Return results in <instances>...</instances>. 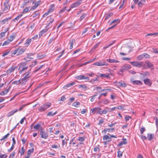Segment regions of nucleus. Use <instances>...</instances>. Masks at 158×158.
Returning a JSON list of instances; mask_svg holds the SVG:
<instances>
[{
    "mask_svg": "<svg viewBox=\"0 0 158 158\" xmlns=\"http://www.w3.org/2000/svg\"><path fill=\"white\" fill-rule=\"evenodd\" d=\"M26 62L21 63L19 65V70L20 71L19 73L21 74L23 72L26 71L28 68V66L27 65Z\"/></svg>",
    "mask_w": 158,
    "mask_h": 158,
    "instance_id": "nucleus-1",
    "label": "nucleus"
},
{
    "mask_svg": "<svg viewBox=\"0 0 158 158\" xmlns=\"http://www.w3.org/2000/svg\"><path fill=\"white\" fill-rule=\"evenodd\" d=\"M26 49L25 48H22L20 49L18 48L16 49L14 51L11 53V56L13 57L14 55L16 54L17 56H18L22 54L25 51Z\"/></svg>",
    "mask_w": 158,
    "mask_h": 158,
    "instance_id": "nucleus-2",
    "label": "nucleus"
},
{
    "mask_svg": "<svg viewBox=\"0 0 158 158\" xmlns=\"http://www.w3.org/2000/svg\"><path fill=\"white\" fill-rule=\"evenodd\" d=\"M51 105V103L49 102L45 103L41 106L40 107L38 110L41 112L45 111L48 108L50 107Z\"/></svg>",
    "mask_w": 158,
    "mask_h": 158,
    "instance_id": "nucleus-3",
    "label": "nucleus"
},
{
    "mask_svg": "<svg viewBox=\"0 0 158 158\" xmlns=\"http://www.w3.org/2000/svg\"><path fill=\"white\" fill-rule=\"evenodd\" d=\"M108 64L105 61H99L94 63L93 65L98 66H102L103 65L107 66Z\"/></svg>",
    "mask_w": 158,
    "mask_h": 158,
    "instance_id": "nucleus-4",
    "label": "nucleus"
},
{
    "mask_svg": "<svg viewBox=\"0 0 158 158\" xmlns=\"http://www.w3.org/2000/svg\"><path fill=\"white\" fill-rule=\"evenodd\" d=\"M133 66L137 67L139 68L141 67L142 65L143 62H138L137 61L130 62Z\"/></svg>",
    "mask_w": 158,
    "mask_h": 158,
    "instance_id": "nucleus-5",
    "label": "nucleus"
},
{
    "mask_svg": "<svg viewBox=\"0 0 158 158\" xmlns=\"http://www.w3.org/2000/svg\"><path fill=\"white\" fill-rule=\"evenodd\" d=\"M40 134L41 135V137L44 139H46L48 137V133L44 131L43 129L41 130L40 132Z\"/></svg>",
    "mask_w": 158,
    "mask_h": 158,
    "instance_id": "nucleus-6",
    "label": "nucleus"
},
{
    "mask_svg": "<svg viewBox=\"0 0 158 158\" xmlns=\"http://www.w3.org/2000/svg\"><path fill=\"white\" fill-rule=\"evenodd\" d=\"M82 0L77 1L73 3L71 5V8H73L79 6L81 3Z\"/></svg>",
    "mask_w": 158,
    "mask_h": 158,
    "instance_id": "nucleus-7",
    "label": "nucleus"
},
{
    "mask_svg": "<svg viewBox=\"0 0 158 158\" xmlns=\"http://www.w3.org/2000/svg\"><path fill=\"white\" fill-rule=\"evenodd\" d=\"M75 78L77 80L86 79L88 81L89 80V78L88 77H86L84 75H80L79 76H77Z\"/></svg>",
    "mask_w": 158,
    "mask_h": 158,
    "instance_id": "nucleus-8",
    "label": "nucleus"
},
{
    "mask_svg": "<svg viewBox=\"0 0 158 158\" xmlns=\"http://www.w3.org/2000/svg\"><path fill=\"white\" fill-rule=\"evenodd\" d=\"M131 68V66L128 64H125L121 68V72H124Z\"/></svg>",
    "mask_w": 158,
    "mask_h": 158,
    "instance_id": "nucleus-9",
    "label": "nucleus"
},
{
    "mask_svg": "<svg viewBox=\"0 0 158 158\" xmlns=\"http://www.w3.org/2000/svg\"><path fill=\"white\" fill-rule=\"evenodd\" d=\"M31 70L30 69L28 71L25 73L23 74V76H24V77L25 78H27L29 79L31 76Z\"/></svg>",
    "mask_w": 158,
    "mask_h": 158,
    "instance_id": "nucleus-10",
    "label": "nucleus"
},
{
    "mask_svg": "<svg viewBox=\"0 0 158 158\" xmlns=\"http://www.w3.org/2000/svg\"><path fill=\"white\" fill-rule=\"evenodd\" d=\"M131 81L134 85H141L143 84L140 81H134L133 79H131Z\"/></svg>",
    "mask_w": 158,
    "mask_h": 158,
    "instance_id": "nucleus-11",
    "label": "nucleus"
},
{
    "mask_svg": "<svg viewBox=\"0 0 158 158\" xmlns=\"http://www.w3.org/2000/svg\"><path fill=\"white\" fill-rule=\"evenodd\" d=\"M16 67L13 66L11 68L8 69L6 71L7 74H10L12 72H13Z\"/></svg>",
    "mask_w": 158,
    "mask_h": 158,
    "instance_id": "nucleus-12",
    "label": "nucleus"
},
{
    "mask_svg": "<svg viewBox=\"0 0 158 158\" xmlns=\"http://www.w3.org/2000/svg\"><path fill=\"white\" fill-rule=\"evenodd\" d=\"M143 81L144 83L146 85H148L149 86H151L152 84V83L149 79L148 78L145 79Z\"/></svg>",
    "mask_w": 158,
    "mask_h": 158,
    "instance_id": "nucleus-13",
    "label": "nucleus"
},
{
    "mask_svg": "<svg viewBox=\"0 0 158 158\" xmlns=\"http://www.w3.org/2000/svg\"><path fill=\"white\" fill-rule=\"evenodd\" d=\"M154 137V135L153 134L148 133V134L147 139L149 141H151L152 139Z\"/></svg>",
    "mask_w": 158,
    "mask_h": 158,
    "instance_id": "nucleus-14",
    "label": "nucleus"
},
{
    "mask_svg": "<svg viewBox=\"0 0 158 158\" xmlns=\"http://www.w3.org/2000/svg\"><path fill=\"white\" fill-rule=\"evenodd\" d=\"M106 61L110 63H117L119 62L118 60L112 59H107Z\"/></svg>",
    "mask_w": 158,
    "mask_h": 158,
    "instance_id": "nucleus-15",
    "label": "nucleus"
},
{
    "mask_svg": "<svg viewBox=\"0 0 158 158\" xmlns=\"http://www.w3.org/2000/svg\"><path fill=\"white\" fill-rule=\"evenodd\" d=\"M48 29V28L45 27V28L42 30L40 33L39 34V37H41L47 31Z\"/></svg>",
    "mask_w": 158,
    "mask_h": 158,
    "instance_id": "nucleus-16",
    "label": "nucleus"
},
{
    "mask_svg": "<svg viewBox=\"0 0 158 158\" xmlns=\"http://www.w3.org/2000/svg\"><path fill=\"white\" fill-rule=\"evenodd\" d=\"M29 79H27V78H25L24 77L23 78L20 79V81H21V85H23L25 84L28 80Z\"/></svg>",
    "mask_w": 158,
    "mask_h": 158,
    "instance_id": "nucleus-17",
    "label": "nucleus"
},
{
    "mask_svg": "<svg viewBox=\"0 0 158 158\" xmlns=\"http://www.w3.org/2000/svg\"><path fill=\"white\" fill-rule=\"evenodd\" d=\"M123 141H120L118 144L119 146H121L123 144H126L127 143V139H126L123 138Z\"/></svg>",
    "mask_w": 158,
    "mask_h": 158,
    "instance_id": "nucleus-18",
    "label": "nucleus"
},
{
    "mask_svg": "<svg viewBox=\"0 0 158 158\" xmlns=\"http://www.w3.org/2000/svg\"><path fill=\"white\" fill-rule=\"evenodd\" d=\"M114 130V128H106L104 129L102 131V132L106 134L107 131L110 132Z\"/></svg>",
    "mask_w": 158,
    "mask_h": 158,
    "instance_id": "nucleus-19",
    "label": "nucleus"
},
{
    "mask_svg": "<svg viewBox=\"0 0 158 158\" xmlns=\"http://www.w3.org/2000/svg\"><path fill=\"white\" fill-rule=\"evenodd\" d=\"M10 88V87L9 86L8 89H6L5 90L2 91L0 93V95H1L3 96V95H4L6 94L9 91Z\"/></svg>",
    "mask_w": 158,
    "mask_h": 158,
    "instance_id": "nucleus-20",
    "label": "nucleus"
},
{
    "mask_svg": "<svg viewBox=\"0 0 158 158\" xmlns=\"http://www.w3.org/2000/svg\"><path fill=\"white\" fill-rule=\"evenodd\" d=\"M75 40L74 39H71L70 40V42L69 44L70 45L69 48L71 49L73 48V44L75 43Z\"/></svg>",
    "mask_w": 158,
    "mask_h": 158,
    "instance_id": "nucleus-21",
    "label": "nucleus"
},
{
    "mask_svg": "<svg viewBox=\"0 0 158 158\" xmlns=\"http://www.w3.org/2000/svg\"><path fill=\"white\" fill-rule=\"evenodd\" d=\"M18 111V109L15 110V111L12 110L9 112L7 115V117H9L13 115L14 113L17 112Z\"/></svg>",
    "mask_w": 158,
    "mask_h": 158,
    "instance_id": "nucleus-22",
    "label": "nucleus"
},
{
    "mask_svg": "<svg viewBox=\"0 0 158 158\" xmlns=\"http://www.w3.org/2000/svg\"><path fill=\"white\" fill-rule=\"evenodd\" d=\"M31 39H27L26 40V42L24 44L25 47H28L30 44L31 42Z\"/></svg>",
    "mask_w": 158,
    "mask_h": 158,
    "instance_id": "nucleus-23",
    "label": "nucleus"
},
{
    "mask_svg": "<svg viewBox=\"0 0 158 158\" xmlns=\"http://www.w3.org/2000/svg\"><path fill=\"white\" fill-rule=\"evenodd\" d=\"M34 128L36 130H37L39 129H40L42 130H43L42 127H41V125L40 124H36L34 127Z\"/></svg>",
    "mask_w": 158,
    "mask_h": 158,
    "instance_id": "nucleus-24",
    "label": "nucleus"
},
{
    "mask_svg": "<svg viewBox=\"0 0 158 158\" xmlns=\"http://www.w3.org/2000/svg\"><path fill=\"white\" fill-rule=\"evenodd\" d=\"M11 18H12L10 17H9L8 18H6L2 20L1 21V23L2 24H5L6 22H7L8 20L11 19Z\"/></svg>",
    "mask_w": 158,
    "mask_h": 158,
    "instance_id": "nucleus-25",
    "label": "nucleus"
},
{
    "mask_svg": "<svg viewBox=\"0 0 158 158\" xmlns=\"http://www.w3.org/2000/svg\"><path fill=\"white\" fill-rule=\"evenodd\" d=\"M75 84L74 82H72L64 86V88L65 89H66L67 87H69L71 86H72Z\"/></svg>",
    "mask_w": 158,
    "mask_h": 158,
    "instance_id": "nucleus-26",
    "label": "nucleus"
},
{
    "mask_svg": "<svg viewBox=\"0 0 158 158\" xmlns=\"http://www.w3.org/2000/svg\"><path fill=\"white\" fill-rule=\"evenodd\" d=\"M57 113V111H56L55 112L53 113L52 111H51L48 113L47 115V116H53L54 115H55Z\"/></svg>",
    "mask_w": 158,
    "mask_h": 158,
    "instance_id": "nucleus-27",
    "label": "nucleus"
},
{
    "mask_svg": "<svg viewBox=\"0 0 158 158\" xmlns=\"http://www.w3.org/2000/svg\"><path fill=\"white\" fill-rule=\"evenodd\" d=\"M50 8L48 10V12L50 13L52 12L54 10V5H52L50 6Z\"/></svg>",
    "mask_w": 158,
    "mask_h": 158,
    "instance_id": "nucleus-28",
    "label": "nucleus"
},
{
    "mask_svg": "<svg viewBox=\"0 0 158 158\" xmlns=\"http://www.w3.org/2000/svg\"><path fill=\"white\" fill-rule=\"evenodd\" d=\"M147 64L149 68L152 69L153 68V64L149 61H148L147 62Z\"/></svg>",
    "mask_w": 158,
    "mask_h": 158,
    "instance_id": "nucleus-29",
    "label": "nucleus"
},
{
    "mask_svg": "<svg viewBox=\"0 0 158 158\" xmlns=\"http://www.w3.org/2000/svg\"><path fill=\"white\" fill-rule=\"evenodd\" d=\"M39 2L38 1L37 2L35 3V5L32 7V9L33 10L35 9L39 5Z\"/></svg>",
    "mask_w": 158,
    "mask_h": 158,
    "instance_id": "nucleus-30",
    "label": "nucleus"
},
{
    "mask_svg": "<svg viewBox=\"0 0 158 158\" xmlns=\"http://www.w3.org/2000/svg\"><path fill=\"white\" fill-rule=\"evenodd\" d=\"M25 152V149L24 147H22L21 148V149L19 151V152L20 153L21 155H23L24 154Z\"/></svg>",
    "mask_w": 158,
    "mask_h": 158,
    "instance_id": "nucleus-31",
    "label": "nucleus"
},
{
    "mask_svg": "<svg viewBox=\"0 0 158 158\" xmlns=\"http://www.w3.org/2000/svg\"><path fill=\"white\" fill-rule=\"evenodd\" d=\"M118 85L119 86H122L123 87H126L127 86V85L126 83L124 82L122 83L120 82H119L118 83Z\"/></svg>",
    "mask_w": 158,
    "mask_h": 158,
    "instance_id": "nucleus-32",
    "label": "nucleus"
},
{
    "mask_svg": "<svg viewBox=\"0 0 158 158\" xmlns=\"http://www.w3.org/2000/svg\"><path fill=\"white\" fill-rule=\"evenodd\" d=\"M113 15V13L112 12H110L108 14L105 16V19H106L108 18H110L111 16H112Z\"/></svg>",
    "mask_w": 158,
    "mask_h": 158,
    "instance_id": "nucleus-33",
    "label": "nucleus"
},
{
    "mask_svg": "<svg viewBox=\"0 0 158 158\" xmlns=\"http://www.w3.org/2000/svg\"><path fill=\"white\" fill-rule=\"evenodd\" d=\"M53 21V19H52V20L50 21L48 24L46 26V27L48 29L49 28L51 27L52 26V25H51Z\"/></svg>",
    "mask_w": 158,
    "mask_h": 158,
    "instance_id": "nucleus-34",
    "label": "nucleus"
},
{
    "mask_svg": "<svg viewBox=\"0 0 158 158\" xmlns=\"http://www.w3.org/2000/svg\"><path fill=\"white\" fill-rule=\"evenodd\" d=\"M14 38L15 36L14 35H13L11 36H10L9 37H8V41L10 42L13 40V39Z\"/></svg>",
    "mask_w": 158,
    "mask_h": 158,
    "instance_id": "nucleus-35",
    "label": "nucleus"
},
{
    "mask_svg": "<svg viewBox=\"0 0 158 158\" xmlns=\"http://www.w3.org/2000/svg\"><path fill=\"white\" fill-rule=\"evenodd\" d=\"M102 109L99 108H96V112H97L98 114H101Z\"/></svg>",
    "mask_w": 158,
    "mask_h": 158,
    "instance_id": "nucleus-36",
    "label": "nucleus"
},
{
    "mask_svg": "<svg viewBox=\"0 0 158 158\" xmlns=\"http://www.w3.org/2000/svg\"><path fill=\"white\" fill-rule=\"evenodd\" d=\"M20 80L18 81H15L12 82V84H15L17 85H19L21 84Z\"/></svg>",
    "mask_w": 158,
    "mask_h": 158,
    "instance_id": "nucleus-37",
    "label": "nucleus"
},
{
    "mask_svg": "<svg viewBox=\"0 0 158 158\" xmlns=\"http://www.w3.org/2000/svg\"><path fill=\"white\" fill-rule=\"evenodd\" d=\"M34 148H32L29 149L27 152V154L28 155H30L31 153H32L34 152Z\"/></svg>",
    "mask_w": 158,
    "mask_h": 158,
    "instance_id": "nucleus-38",
    "label": "nucleus"
},
{
    "mask_svg": "<svg viewBox=\"0 0 158 158\" xmlns=\"http://www.w3.org/2000/svg\"><path fill=\"white\" fill-rule=\"evenodd\" d=\"M99 44H100V42H98V43H97L94 46L92 47L90 51H92V50H93L96 49L98 47V45H99Z\"/></svg>",
    "mask_w": 158,
    "mask_h": 158,
    "instance_id": "nucleus-39",
    "label": "nucleus"
},
{
    "mask_svg": "<svg viewBox=\"0 0 158 158\" xmlns=\"http://www.w3.org/2000/svg\"><path fill=\"white\" fill-rule=\"evenodd\" d=\"M80 103L79 102H75L73 103V106L76 107H78Z\"/></svg>",
    "mask_w": 158,
    "mask_h": 158,
    "instance_id": "nucleus-40",
    "label": "nucleus"
},
{
    "mask_svg": "<svg viewBox=\"0 0 158 158\" xmlns=\"http://www.w3.org/2000/svg\"><path fill=\"white\" fill-rule=\"evenodd\" d=\"M22 15L21 14H20L18 16H17L16 18H15L13 20V21H15V20H19L22 17Z\"/></svg>",
    "mask_w": 158,
    "mask_h": 158,
    "instance_id": "nucleus-41",
    "label": "nucleus"
},
{
    "mask_svg": "<svg viewBox=\"0 0 158 158\" xmlns=\"http://www.w3.org/2000/svg\"><path fill=\"white\" fill-rule=\"evenodd\" d=\"M142 56H143V58H149L150 57V56L148 54L146 53H144L142 54Z\"/></svg>",
    "mask_w": 158,
    "mask_h": 158,
    "instance_id": "nucleus-42",
    "label": "nucleus"
},
{
    "mask_svg": "<svg viewBox=\"0 0 158 158\" xmlns=\"http://www.w3.org/2000/svg\"><path fill=\"white\" fill-rule=\"evenodd\" d=\"M15 152H13L10 154L9 158H14L15 155Z\"/></svg>",
    "mask_w": 158,
    "mask_h": 158,
    "instance_id": "nucleus-43",
    "label": "nucleus"
},
{
    "mask_svg": "<svg viewBox=\"0 0 158 158\" xmlns=\"http://www.w3.org/2000/svg\"><path fill=\"white\" fill-rule=\"evenodd\" d=\"M86 14L83 13L82 15L80 17V21H81L83 19H84L86 16Z\"/></svg>",
    "mask_w": 158,
    "mask_h": 158,
    "instance_id": "nucleus-44",
    "label": "nucleus"
},
{
    "mask_svg": "<svg viewBox=\"0 0 158 158\" xmlns=\"http://www.w3.org/2000/svg\"><path fill=\"white\" fill-rule=\"evenodd\" d=\"M30 56L29 54H28L27 56L24 58V60H26L27 62L29 61H30V59H31V58L29 56Z\"/></svg>",
    "mask_w": 158,
    "mask_h": 158,
    "instance_id": "nucleus-45",
    "label": "nucleus"
},
{
    "mask_svg": "<svg viewBox=\"0 0 158 158\" xmlns=\"http://www.w3.org/2000/svg\"><path fill=\"white\" fill-rule=\"evenodd\" d=\"M108 108V107H106V110H103L102 111L101 114H106L107 112L108 111H107V110Z\"/></svg>",
    "mask_w": 158,
    "mask_h": 158,
    "instance_id": "nucleus-46",
    "label": "nucleus"
},
{
    "mask_svg": "<svg viewBox=\"0 0 158 158\" xmlns=\"http://www.w3.org/2000/svg\"><path fill=\"white\" fill-rule=\"evenodd\" d=\"M146 130L145 128L144 127H142L140 129V133L141 134H143V132H144Z\"/></svg>",
    "mask_w": 158,
    "mask_h": 158,
    "instance_id": "nucleus-47",
    "label": "nucleus"
},
{
    "mask_svg": "<svg viewBox=\"0 0 158 158\" xmlns=\"http://www.w3.org/2000/svg\"><path fill=\"white\" fill-rule=\"evenodd\" d=\"M97 96V94H95L93 96H92L91 97L90 101L91 102H93L94 101V99L95 98L96 96Z\"/></svg>",
    "mask_w": 158,
    "mask_h": 158,
    "instance_id": "nucleus-48",
    "label": "nucleus"
},
{
    "mask_svg": "<svg viewBox=\"0 0 158 158\" xmlns=\"http://www.w3.org/2000/svg\"><path fill=\"white\" fill-rule=\"evenodd\" d=\"M20 93H17L12 98L10 99V101H11L12 100H13L14 99H15V98L18 95H19V94H20Z\"/></svg>",
    "mask_w": 158,
    "mask_h": 158,
    "instance_id": "nucleus-49",
    "label": "nucleus"
},
{
    "mask_svg": "<svg viewBox=\"0 0 158 158\" xmlns=\"http://www.w3.org/2000/svg\"><path fill=\"white\" fill-rule=\"evenodd\" d=\"M120 19H115L111 23V24L112 23H118L120 22Z\"/></svg>",
    "mask_w": 158,
    "mask_h": 158,
    "instance_id": "nucleus-50",
    "label": "nucleus"
},
{
    "mask_svg": "<svg viewBox=\"0 0 158 158\" xmlns=\"http://www.w3.org/2000/svg\"><path fill=\"white\" fill-rule=\"evenodd\" d=\"M10 135L9 133H8L6 135L4 136L1 139V140H2L8 137V136Z\"/></svg>",
    "mask_w": 158,
    "mask_h": 158,
    "instance_id": "nucleus-51",
    "label": "nucleus"
},
{
    "mask_svg": "<svg viewBox=\"0 0 158 158\" xmlns=\"http://www.w3.org/2000/svg\"><path fill=\"white\" fill-rule=\"evenodd\" d=\"M79 88H82L83 89H86L87 86L85 85H79Z\"/></svg>",
    "mask_w": 158,
    "mask_h": 158,
    "instance_id": "nucleus-52",
    "label": "nucleus"
},
{
    "mask_svg": "<svg viewBox=\"0 0 158 158\" xmlns=\"http://www.w3.org/2000/svg\"><path fill=\"white\" fill-rule=\"evenodd\" d=\"M85 138L84 137H79L78 138V140L81 142H83L85 140Z\"/></svg>",
    "mask_w": 158,
    "mask_h": 158,
    "instance_id": "nucleus-53",
    "label": "nucleus"
},
{
    "mask_svg": "<svg viewBox=\"0 0 158 158\" xmlns=\"http://www.w3.org/2000/svg\"><path fill=\"white\" fill-rule=\"evenodd\" d=\"M43 66H44L43 65H41L40 67H39L37 69H36L34 70L33 71L34 73H35L36 72H37L40 69H41L43 67Z\"/></svg>",
    "mask_w": 158,
    "mask_h": 158,
    "instance_id": "nucleus-54",
    "label": "nucleus"
},
{
    "mask_svg": "<svg viewBox=\"0 0 158 158\" xmlns=\"http://www.w3.org/2000/svg\"><path fill=\"white\" fill-rule=\"evenodd\" d=\"M66 7H65L64 8L61 9L59 12V13H61L63 12H64L65 10H66L67 9H66Z\"/></svg>",
    "mask_w": 158,
    "mask_h": 158,
    "instance_id": "nucleus-55",
    "label": "nucleus"
},
{
    "mask_svg": "<svg viewBox=\"0 0 158 158\" xmlns=\"http://www.w3.org/2000/svg\"><path fill=\"white\" fill-rule=\"evenodd\" d=\"M27 104H23L20 107L19 109V111H21L22 110V109L24 108V107H25L26 106Z\"/></svg>",
    "mask_w": 158,
    "mask_h": 158,
    "instance_id": "nucleus-56",
    "label": "nucleus"
},
{
    "mask_svg": "<svg viewBox=\"0 0 158 158\" xmlns=\"http://www.w3.org/2000/svg\"><path fill=\"white\" fill-rule=\"evenodd\" d=\"M143 58V56H142V54L138 56L137 57V59L138 60H141Z\"/></svg>",
    "mask_w": 158,
    "mask_h": 158,
    "instance_id": "nucleus-57",
    "label": "nucleus"
},
{
    "mask_svg": "<svg viewBox=\"0 0 158 158\" xmlns=\"http://www.w3.org/2000/svg\"><path fill=\"white\" fill-rule=\"evenodd\" d=\"M10 53V51H8V52H6L3 53V54L2 55V56L3 57H4L6 56L7 55L9 54Z\"/></svg>",
    "mask_w": 158,
    "mask_h": 158,
    "instance_id": "nucleus-58",
    "label": "nucleus"
},
{
    "mask_svg": "<svg viewBox=\"0 0 158 158\" xmlns=\"http://www.w3.org/2000/svg\"><path fill=\"white\" fill-rule=\"evenodd\" d=\"M37 63V62L36 61H35L32 63L30 65V66L31 67H33V66L36 65Z\"/></svg>",
    "mask_w": 158,
    "mask_h": 158,
    "instance_id": "nucleus-59",
    "label": "nucleus"
},
{
    "mask_svg": "<svg viewBox=\"0 0 158 158\" xmlns=\"http://www.w3.org/2000/svg\"><path fill=\"white\" fill-rule=\"evenodd\" d=\"M60 147V145H59V146H58L57 145H55V144H54V145H53L52 146H51V148H58L59 147Z\"/></svg>",
    "mask_w": 158,
    "mask_h": 158,
    "instance_id": "nucleus-60",
    "label": "nucleus"
},
{
    "mask_svg": "<svg viewBox=\"0 0 158 158\" xmlns=\"http://www.w3.org/2000/svg\"><path fill=\"white\" fill-rule=\"evenodd\" d=\"M123 153L120 151H118V156L120 157L122 156Z\"/></svg>",
    "mask_w": 158,
    "mask_h": 158,
    "instance_id": "nucleus-61",
    "label": "nucleus"
},
{
    "mask_svg": "<svg viewBox=\"0 0 158 158\" xmlns=\"http://www.w3.org/2000/svg\"><path fill=\"white\" fill-rule=\"evenodd\" d=\"M109 136H108V135H105L103 137V140H106V139H108V138H109Z\"/></svg>",
    "mask_w": 158,
    "mask_h": 158,
    "instance_id": "nucleus-62",
    "label": "nucleus"
},
{
    "mask_svg": "<svg viewBox=\"0 0 158 158\" xmlns=\"http://www.w3.org/2000/svg\"><path fill=\"white\" fill-rule=\"evenodd\" d=\"M7 156V155L6 154H1L0 156V158H6Z\"/></svg>",
    "mask_w": 158,
    "mask_h": 158,
    "instance_id": "nucleus-63",
    "label": "nucleus"
},
{
    "mask_svg": "<svg viewBox=\"0 0 158 158\" xmlns=\"http://www.w3.org/2000/svg\"><path fill=\"white\" fill-rule=\"evenodd\" d=\"M104 119H100V120H99V123H98V124L100 125L102 123H103L104 122Z\"/></svg>",
    "mask_w": 158,
    "mask_h": 158,
    "instance_id": "nucleus-64",
    "label": "nucleus"
}]
</instances>
